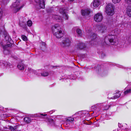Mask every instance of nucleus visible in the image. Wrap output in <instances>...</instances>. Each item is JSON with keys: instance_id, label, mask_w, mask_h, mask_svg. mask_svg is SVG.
<instances>
[{"instance_id": "f257e3e1", "label": "nucleus", "mask_w": 131, "mask_h": 131, "mask_svg": "<svg viewBox=\"0 0 131 131\" xmlns=\"http://www.w3.org/2000/svg\"><path fill=\"white\" fill-rule=\"evenodd\" d=\"M114 34L113 35H108L105 37L104 39L101 40L100 42L98 43H101L102 45L105 46L108 45L109 42L112 45H116L118 43L117 39L115 35H116L119 33V31L118 29H116L112 31Z\"/></svg>"}, {"instance_id": "f03ea898", "label": "nucleus", "mask_w": 131, "mask_h": 131, "mask_svg": "<svg viewBox=\"0 0 131 131\" xmlns=\"http://www.w3.org/2000/svg\"><path fill=\"white\" fill-rule=\"evenodd\" d=\"M52 30L53 34L57 38H60L63 36V33L59 25L56 24L52 26Z\"/></svg>"}, {"instance_id": "7ed1b4c3", "label": "nucleus", "mask_w": 131, "mask_h": 131, "mask_svg": "<svg viewBox=\"0 0 131 131\" xmlns=\"http://www.w3.org/2000/svg\"><path fill=\"white\" fill-rule=\"evenodd\" d=\"M71 42L69 38L67 37H63L60 43L61 46L63 48L68 47L70 46Z\"/></svg>"}, {"instance_id": "20e7f679", "label": "nucleus", "mask_w": 131, "mask_h": 131, "mask_svg": "<svg viewBox=\"0 0 131 131\" xmlns=\"http://www.w3.org/2000/svg\"><path fill=\"white\" fill-rule=\"evenodd\" d=\"M106 12L107 14L110 16L113 15L114 13V6L112 4H108L106 6Z\"/></svg>"}, {"instance_id": "39448f33", "label": "nucleus", "mask_w": 131, "mask_h": 131, "mask_svg": "<svg viewBox=\"0 0 131 131\" xmlns=\"http://www.w3.org/2000/svg\"><path fill=\"white\" fill-rule=\"evenodd\" d=\"M20 4L19 1L16 2L12 4L11 7L13 9L14 13H16L18 11L24 6V4H23L20 7H19V5Z\"/></svg>"}, {"instance_id": "423d86ee", "label": "nucleus", "mask_w": 131, "mask_h": 131, "mask_svg": "<svg viewBox=\"0 0 131 131\" xmlns=\"http://www.w3.org/2000/svg\"><path fill=\"white\" fill-rule=\"evenodd\" d=\"M37 3L36 7L37 8L40 9L41 8H44L45 7V3L44 0H35Z\"/></svg>"}, {"instance_id": "0eeeda50", "label": "nucleus", "mask_w": 131, "mask_h": 131, "mask_svg": "<svg viewBox=\"0 0 131 131\" xmlns=\"http://www.w3.org/2000/svg\"><path fill=\"white\" fill-rule=\"evenodd\" d=\"M59 13L63 15V17L67 20L68 19V16L66 13V8L62 6L59 9Z\"/></svg>"}, {"instance_id": "6e6552de", "label": "nucleus", "mask_w": 131, "mask_h": 131, "mask_svg": "<svg viewBox=\"0 0 131 131\" xmlns=\"http://www.w3.org/2000/svg\"><path fill=\"white\" fill-rule=\"evenodd\" d=\"M107 28L106 24L105 23L101 24L98 26L99 31L102 33L105 32L106 31Z\"/></svg>"}, {"instance_id": "1a4fd4ad", "label": "nucleus", "mask_w": 131, "mask_h": 131, "mask_svg": "<svg viewBox=\"0 0 131 131\" xmlns=\"http://www.w3.org/2000/svg\"><path fill=\"white\" fill-rule=\"evenodd\" d=\"M94 18L95 20L97 22L101 21L103 19L102 14L99 13L96 14L94 15Z\"/></svg>"}, {"instance_id": "9d476101", "label": "nucleus", "mask_w": 131, "mask_h": 131, "mask_svg": "<svg viewBox=\"0 0 131 131\" xmlns=\"http://www.w3.org/2000/svg\"><path fill=\"white\" fill-rule=\"evenodd\" d=\"M75 47L78 49H81L86 48V46L84 43L80 42H79L77 45H76Z\"/></svg>"}, {"instance_id": "9b49d317", "label": "nucleus", "mask_w": 131, "mask_h": 131, "mask_svg": "<svg viewBox=\"0 0 131 131\" xmlns=\"http://www.w3.org/2000/svg\"><path fill=\"white\" fill-rule=\"evenodd\" d=\"M82 14L83 16L87 15H89L90 13V10L89 9H87L85 10H81Z\"/></svg>"}, {"instance_id": "f8f14e48", "label": "nucleus", "mask_w": 131, "mask_h": 131, "mask_svg": "<svg viewBox=\"0 0 131 131\" xmlns=\"http://www.w3.org/2000/svg\"><path fill=\"white\" fill-rule=\"evenodd\" d=\"M52 17L54 19L56 20L58 22H62L63 20L61 17L57 15H53Z\"/></svg>"}, {"instance_id": "ddd939ff", "label": "nucleus", "mask_w": 131, "mask_h": 131, "mask_svg": "<svg viewBox=\"0 0 131 131\" xmlns=\"http://www.w3.org/2000/svg\"><path fill=\"white\" fill-rule=\"evenodd\" d=\"M10 46H11V44L10 42H8L7 43L6 45L3 46V49L5 50L4 51V53H5L6 52H8V50H6L8 48L10 47Z\"/></svg>"}, {"instance_id": "4468645a", "label": "nucleus", "mask_w": 131, "mask_h": 131, "mask_svg": "<svg viewBox=\"0 0 131 131\" xmlns=\"http://www.w3.org/2000/svg\"><path fill=\"white\" fill-rule=\"evenodd\" d=\"M88 35H90V37H89V38L91 39L92 41L94 40L97 37V35L96 34H92L91 32Z\"/></svg>"}, {"instance_id": "2eb2a0df", "label": "nucleus", "mask_w": 131, "mask_h": 131, "mask_svg": "<svg viewBox=\"0 0 131 131\" xmlns=\"http://www.w3.org/2000/svg\"><path fill=\"white\" fill-rule=\"evenodd\" d=\"M120 92L117 91L114 94V96L111 97V99H114L119 97L121 95Z\"/></svg>"}, {"instance_id": "dca6fc26", "label": "nucleus", "mask_w": 131, "mask_h": 131, "mask_svg": "<svg viewBox=\"0 0 131 131\" xmlns=\"http://www.w3.org/2000/svg\"><path fill=\"white\" fill-rule=\"evenodd\" d=\"M100 4L99 0H94L93 3V6L95 7H98Z\"/></svg>"}, {"instance_id": "f3484780", "label": "nucleus", "mask_w": 131, "mask_h": 131, "mask_svg": "<svg viewBox=\"0 0 131 131\" xmlns=\"http://www.w3.org/2000/svg\"><path fill=\"white\" fill-rule=\"evenodd\" d=\"M127 15L129 17H131V6L128 7L126 11Z\"/></svg>"}, {"instance_id": "a211bd4d", "label": "nucleus", "mask_w": 131, "mask_h": 131, "mask_svg": "<svg viewBox=\"0 0 131 131\" xmlns=\"http://www.w3.org/2000/svg\"><path fill=\"white\" fill-rule=\"evenodd\" d=\"M76 32L77 33L78 36L81 37L82 35V33L81 30L79 29H78L76 30Z\"/></svg>"}, {"instance_id": "6ab92c4d", "label": "nucleus", "mask_w": 131, "mask_h": 131, "mask_svg": "<svg viewBox=\"0 0 131 131\" xmlns=\"http://www.w3.org/2000/svg\"><path fill=\"white\" fill-rule=\"evenodd\" d=\"M19 24L20 26L24 28H26V23L24 21H20Z\"/></svg>"}, {"instance_id": "aec40b11", "label": "nucleus", "mask_w": 131, "mask_h": 131, "mask_svg": "<svg viewBox=\"0 0 131 131\" xmlns=\"http://www.w3.org/2000/svg\"><path fill=\"white\" fill-rule=\"evenodd\" d=\"M24 120L25 122L27 123H29L31 122V119L28 117H25L24 118Z\"/></svg>"}, {"instance_id": "412c9836", "label": "nucleus", "mask_w": 131, "mask_h": 131, "mask_svg": "<svg viewBox=\"0 0 131 131\" xmlns=\"http://www.w3.org/2000/svg\"><path fill=\"white\" fill-rule=\"evenodd\" d=\"M48 121V123L49 124L51 125H53L54 124V122L53 120L51 119H47Z\"/></svg>"}, {"instance_id": "4be33fe9", "label": "nucleus", "mask_w": 131, "mask_h": 131, "mask_svg": "<svg viewBox=\"0 0 131 131\" xmlns=\"http://www.w3.org/2000/svg\"><path fill=\"white\" fill-rule=\"evenodd\" d=\"M17 67L18 69L20 70H24V67L23 64H20L18 65Z\"/></svg>"}, {"instance_id": "5701e85b", "label": "nucleus", "mask_w": 131, "mask_h": 131, "mask_svg": "<svg viewBox=\"0 0 131 131\" xmlns=\"http://www.w3.org/2000/svg\"><path fill=\"white\" fill-rule=\"evenodd\" d=\"M126 88H125V89L126 91L124 92V93L125 95L129 93H131V89H128L126 90Z\"/></svg>"}, {"instance_id": "b1692460", "label": "nucleus", "mask_w": 131, "mask_h": 131, "mask_svg": "<svg viewBox=\"0 0 131 131\" xmlns=\"http://www.w3.org/2000/svg\"><path fill=\"white\" fill-rule=\"evenodd\" d=\"M41 74L42 76L46 77L48 75L49 73L47 72H45L41 73Z\"/></svg>"}, {"instance_id": "393cba45", "label": "nucleus", "mask_w": 131, "mask_h": 131, "mask_svg": "<svg viewBox=\"0 0 131 131\" xmlns=\"http://www.w3.org/2000/svg\"><path fill=\"white\" fill-rule=\"evenodd\" d=\"M27 24L28 26L30 27L32 26V22L31 20H29L27 21Z\"/></svg>"}, {"instance_id": "a878e982", "label": "nucleus", "mask_w": 131, "mask_h": 131, "mask_svg": "<svg viewBox=\"0 0 131 131\" xmlns=\"http://www.w3.org/2000/svg\"><path fill=\"white\" fill-rule=\"evenodd\" d=\"M9 128L11 131H17L15 127H13L12 126H10L9 127Z\"/></svg>"}, {"instance_id": "bb28decb", "label": "nucleus", "mask_w": 131, "mask_h": 131, "mask_svg": "<svg viewBox=\"0 0 131 131\" xmlns=\"http://www.w3.org/2000/svg\"><path fill=\"white\" fill-rule=\"evenodd\" d=\"M74 120V119L73 118L70 117L67 120V122H72Z\"/></svg>"}, {"instance_id": "cd10ccee", "label": "nucleus", "mask_w": 131, "mask_h": 131, "mask_svg": "<svg viewBox=\"0 0 131 131\" xmlns=\"http://www.w3.org/2000/svg\"><path fill=\"white\" fill-rule=\"evenodd\" d=\"M5 38L6 40L8 41V42H10L11 40V38L8 35H6L5 37Z\"/></svg>"}, {"instance_id": "c85d7f7f", "label": "nucleus", "mask_w": 131, "mask_h": 131, "mask_svg": "<svg viewBox=\"0 0 131 131\" xmlns=\"http://www.w3.org/2000/svg\"><path fill=\"white\" fill-rule=\"evenodd\" d=\"M22 39L24 41H26L27 40V37L24 35H22L21 36Z\"/></svg>"}, {"instance_id": "c756f323", "label": "nucleus", "mask_w": 131, "mask_h": 131, "mask_svg": "<svg viewBox=\"0 0 131 131\" xmlns=\"http://www.w3.org/2000/svg\"><path fill=\"white\" fill-rule=\"evenodd\" d=\"M47 115L46 114H40L39 113L37 114H35V116L36 117H40L42 115L43 116H45Z\"/></svg>"}, {"instance_id": "7c9ffc66", "label": "nucleus", "mask_w": 131, "mask_h": 131, "mask_svg": "<svg viewBox=\"0 0 131 131\" xmlns=\"http://www.w3.org/2000/svg\"><path fill=\"white\" fill-rule=\"evenodd\" d=\"M113 2L114 3L116 4L119 3L121 1V0H112Z\"/></svg>"}, {"instance_id": "2f4dec72", "label": "nucleus", "mask_w": 131, "mask_h": 131, "mask_svg": "<svg viewBox=\"0 0 131 131\" xmlns=\"http://www.w3.org/2000/svg\"><path fill=\"white\" fill-rule=\"evenodd\" d=\"M9 1V0H2V2L4 4H6Z\"/></svg>"}, {"instance_id": "473e14b6", "label": "nucleus", "mask_w": 131, "mask_h": 131, "mask_svg": "<svg viewBox=\"0 0 131 131\" xmlns=\"http://www.w3.org/2000/svg\"><path fill=\"white\" fill-rule=\"evenodd\" d=\"M110 105H106L105 107L104 110H107L110 107Z\"/></svg>"}, {"instance_id": "72a5a7b5", "label": "nucleus", "mask_w": 131, "mask_h": 131, "mask_svg": "<svg viewBox=\"0 0 131 131\" xmlns=\"http://www.w3.org/2000/svg\"><path fill=\"white\" fill-rule=\"evenodd\" d=\"M125 2L128 4H131V0H125Z\"/></svg>"}, {"instance_id": "f704fd0d", "label": "nucleus", "mask_w": 131, "mask_h": 131, "mask_svg": "<svg viewBox=\"0 0 131 131\" xmlns=\"http://www.w3.org/2000/svg\"><path fill=\"white\" fill-rule=\"evenodd\" d=\"M3 14V11L0 10V20H1V18Z\"/></svg>"}, {"instance_id": "c9c22d12", "label": "nucleus", "mask_w": 131, "mask_h": 131, "mask_svg": "<svg viewBox=\"0 0 131 131\" xmlns=\"http://www.w3.org/2000/svg\"><path fill=\"white\" fill-rule=\"evenodd\" d=\"M128 87H129V88H130V89H131V85H129L128 86Z\"/></svg>"}, {"instance_id": "e433bc0d", "label": "nucleus", "mask_w": 131, "mask_h": 131, "mask_svg": "<svg viewBox=\"0 0 131 131\" xmlns=\"http://www.w3.org/2000/svg\"><path fill=\"white\" fill-rule=\"evenodd\" d=\"M74 0H68V1H69L70 2H73L74 1Z\"/></svg>"}, {"instance_id": "4c0bfd02", "label": "nucleus", "mask_w": 131, "mask_h": 131, "mask_svg": "<svg viewBox=\"0 0 131 131\" xmlns=\"http://www.w3.org/2000/svg\"><path fill=\"white\" fill-rule=\"evenodd\" d=\"M2 31L1 30H0V34L1 33Z\"/></svg>"}, {"instance_id": "58836bf2", "label": "nucleus", "mask_w": 131, "mask_h": 131, "mask_svg": "<svg viewBox=\"0 0 131 131\" xmlns=\"http://www.w3.org/2000/svg\"><path fill=\"white\" fill-rule=\"evenodd\" d=\"M104 55V54L103 53H102V54H101V55H102V56H103V55Z\"/></svg>"}, {"instance_id": "ea45409f", "label": "nucleus", "mask_w": 131, "mask_h": 131, "mask_svg": "<svg viewBox=\"0 0 131 131\" xmlns=\"http://www.w3.org/2000/svg\"><path fill=\"white\" fill-rule=\"evenodd\" d=\"M120 125H119V124H118V126H119V127H121V126H120Z\"/></svg>"}, {"instance_id": "a19ab883", "label": "nucleus", "mask_w": 131, "mask_h": 131, "mask_svg": "<svg viewBox=\"0 0 131 131\" xmlns=\"http://www.w3.org/2000/svg\"><path fill=\"white\" fill-rule=\"evenodd\" d=\"M57 67V66H54V67L53 66V67Z\"/></svg>"}, {"instance_id": "79ce46f5", "label": "nucleus", "mask_w": 131, "mask_h": 131, "mask_svg": "<svg viewBox=\"0 0 131 131\" xmlns=\"http://www.w3.org/2000/svg\"><path fill=\"white\" fill-rule=\"evenodd\" d=\"M62 2H63V0H62Z\"/></svg>"}]
</instances>
